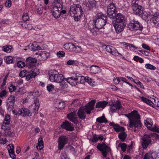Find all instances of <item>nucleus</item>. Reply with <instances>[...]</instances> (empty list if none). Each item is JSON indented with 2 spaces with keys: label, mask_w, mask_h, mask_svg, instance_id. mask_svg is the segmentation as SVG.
Instances as JSON below:
<instances>
[{
  "label": "nucleus",
  "mask_w": 159,
  "mask_h": 159,
  "mask_svg": "<svg viewBox=\"0 0 159 159\" xmlns=\"http://www.w3.org/2000/svg\"><path fill=\"white\" fill-rule=\"evenodd\" d=\"M93 20V23L88 25V29L94 35L97 34L98 30L102 28L107 23V17L102 13H99L96 16Z\"/></svg>",
  "instance_id": "1"
},
{
  "label": "nucleus",
  "mask_w": 159,
  "mask_h": 159,
  "mask_svg": "<svg viewBox=\"0 0 159 159\" xmlns=\"http://www.w3.org/2000/svg\"><path fill=\"white\" fill-rule=\"evenodd\" d=\"M125 115L129 119V126L130 128H134V131H136L137 129L141 126L142 124L140 120V116L137 111H134L130 113Z\"/></svg>",
  "instance_id": "2"
},
{
  "label": "nucleus",
  "mask_w": 159,
  "mask_h": 159,
  "mask_svg": "<svg viewBox=\"0 0 159 159\" xmlns=\"http://www.w3.org/2000/svg\"><path fill=\"white\" fill-rule=\"evenodd\" d=\"M95 102V100H93L87 105L80 107L77 112L79 118L82 120L85 119L86 116V113L88 114L90 113L91 111L93 109Z\"/></svg>",
  "instance_id": "3"
},
{
  "label": "nucleus",
  "mask_w": 159,
  "mask_h": 159,
  "mask_svg": "<svg viewBox=\"0 0 159 159\" xmlns=\"http://www.w3.org/2000/svg\"><path fill=\"white\" fill-rule=\"evenodd\" d=\"M69 13L70 15L73 17L75 21H79L83 14L81 6L78 4H73L71 5Z\"/></svg>",
  "instance_id": "4"
},
{
  "label": "nucleus",
  "mask_w": 159,
  "mask_h": 159,
  "mask_svg": "<svg viewBox=\"0 0 159 159\" xmlns=\"http://www.w3.org/2000/svg\"><path fill=\"white\" fill-rule=\"evenodd\" d=\"M52 12L53 16L56 18H59L61 13L65 14L66 11L65 10H62L63 6L62 5L59 3L52 4Z\"/></svg>",
  "instance_id": "5"
},
{
  "label": "nucleus",
  "mask_w": 159,
  "mask_h": 159,
  "mask_svg": "<svg viewBox=\"0 0 159 159\" xmlns=\"http://www.w3.org/2000/svg\"><path fill=\"white\" fill-rule=\"evenodd\" d=\"M153 136H155L157 138H159V135L156 134H145L141 138V144L142 147L143 148H146L151 143V138Z\"/></svg>",
  "instance_id": "6"
},
{
  "label": "nucleus",
  "mask_w": 159,
  "mask_h": 159,
  "mask_svg": "<svg viewBox=\"0 0 159 159\" xmlns=\"http://www.w3.org/2000/svg\"><path fill=\"white\" fill-rule=\"evenodd\" d=\"M132 9L134 13L137 15H140L143 12L142 7L139 5L138 0H134L132 2Z\"/></svg>",
  "instance_id": "7"
},
{
  "label": "nucleus",
  "mask_w": 159,
  "mask_h": 159,
  "mask_svg": "<svg viewBox=\"0 0 159 159\" xmlns=\"http://www.w3.org/2000/svg\"><path fill=\"white\" fill-rule=\"evenodd\" d=\"M115 5L113 3H110L107 7V13L108 16L110 18H114L116 15V11Z\"/></svg>",
  "instance_id": "8"
},
{
  "label": "nucleus",
  "mask_w": 159,
  "mask_h": 159,
  "mask_svg": "<svg viewBox=\"0 0 159 159\" xmlns=\"http://www.w3.org/2000/svg\"><path fill=\"white\" fill-rule=\"evenodd\" d=\"M81 75L78 74H76L75 76L66 78L65 81L72 86L77 85L79 79H80Z\"/></svg>",
  "instance_id": "9"
},
{
  "label": "nucleus",
  "mask_w": 159,
  "mask_h": 159,
  "mask_svg": "<svg viewBox=\"0 0 159 159\" xmlns=\"http://www.w3.org/2000/svg\"><path fill=\"white\" fill-rule=\"evenodd\" d=\"M64 47L65 49L67 50H69L70 51L74 52H79L81 51L80 47L75 45L72 43L65 44L64 45Z\"/></svg>",
  "instance_id": "10"
},
{
  "label": "nucleus",
  "mask_w": 159,
  "mask_h": 159,
  "mask_svg": "<svg viewBox=\"0 0 159 159\" xmlns=\"http://www.w3.org/2000/svg\"><path fill=\"white\" fill-rule=\"evenodd\" d=\"M128 26L129 29L131 30H141L142 26L139 22L134 20H131Z\"/></svg>",
  "instance_id": "11"
},
{
  "label": "nucleus",
  "mask_w": 159,
  "mask_h": 159,
  "mask_svg": "<svg viewBox=\"0 0 159 159\" xmlns=\"http://www.w3.org/2000/svg\"><path fill=\"white\" fill-rule=\"evenodd\" d=\"M97 148L101 152L103 156L107 157V154L110 150V148L107 146L105 143H99L97 146Z\"/></svg>",
  "instance_id": "12"
},
{
  "label": "nucleus",
  "mask_w": 159,
  "mask_h": 159,
  "mask_svg": "<svg viewBox=\"0 0 159 159\" xmlns=\"http://www.w3.org/2000/svg\"><path fill=\"white\" fill-rule=\"evenodd\" d=\"M141 100L143 102L146 103L147 104L154 107V106H156L157 108H156L157 110L159 109V99L157 98L156 99H153V100L155 102V103L151 101L147 98L144 97H142L141 98Z\"/></svg>",
  "instance_id": "13"
},
{
  "label": "nucleus",
  "mask_w": 159,
  "mask_h": 159,
  "mask_svg": "<svg viewBox=\"0 0 159 159\" xmlns=\"http://www.w3.org/2000/svg\"><path fill=\"white\" fill-rule=\"evenodd\" d=\"M15 102V97L13 95L10 96L7 100L6 107L7 110L11 111L14 108Z\"/></svg>",
  "instance_id": "14"
},
{
  "label": "nucleus",
  "mask_w": 159,
  "mask_h": 159,
  "mask_svg": "<svg viewBox=\"0 0 159 159\" xmlns=\"http://www.w3.org/2000/svg\"><path fill=\"white\" fill-rule=\"evenodd\" d=\"M68 140V138L66 136H60L58 139V149L60 150L62 149L65 145L67 143Z\"/></svg>",
  "instance_id": "15"
},
{
  "label": "nucleus",
  "mask_w": 159,
  "mask_h": 159,
  "mask_svg": "<svg viewBox=\"0 0 159 159\" xmlns=\"http://www.w3.org/2000/svg\"><path fill=\"white\" fill-rule=\"evenodd\" d=\"M115 20L112 21V23L126 24V18L124 15L120 13L116 14Z\"/></svg>",
  "instance_id": "16"
},
{
  "label": "nucleus",
  "mask_w": 159,
  "mask_h": 159,
  "mask_svg": "<svg viewBox=\"0 0 159 159\" xmlns=\"http://www.w3.org/2000/svg\"><path fill=\"white\" fill-rule=\"evenodd\" d=\"M37 61V59L35 58L29 57L26 59V65L29 68L31 69L36 68L35 67V64Z\"/></svg>",
  "instance_id": "17"
},
{
  "label": "nucleus",
  "mask_w": 159,
  "mask_h": 159,
  "mask_svg": "<svg viewBox=\"0 0 159 159\" xmlns=\"http://www.w3.org/2000/svg\"><path fill=\"white\" fill-rule=\"evenodd\" d=\"M35 55H38L37 57L40 61L46 60L49 56V53L46 51L39 52L36 53Z\"/></svg>",
  "instance_id": "18"
},
{
  "label": "nucleus",
  "mask_w": 159,
  "mask_h": 159,
  "mask_svg": "<svg viewBox=\"0 0 159 159\" xmlns=\"http://www.w3.org/2000/svg\"><path fill=\"white\" fill-rule=\"evenodd\" d=\"M105 49L107 51L111 53L114 56H118L120 57L122 56V54L119 53L117 50L112 46H107L106 47Z\"/></svg>",
  "instance_id": "19"
},
{
  "label": "nucleus",
  "mask_w": 159,
  "mask_h": 159,
  "mask_svg": "<svg viewBox=\"0 0 159 159\" xmlns=\"http://www.w3.org/2000/svg\"><path fill=\"white\" fill-rule=\"evenodd\" d=\"M29 71H30V73L26 76V79L27 80H29L32 78H34L39 73V70L37 68L32 69L31 70Z\"/></svg>",
  "instance_id": "20"
},
{
  "label": "nucleus",
  "mask_w": 159,
  "mask_h": 159,
  "mask_svg": "<svg viewBox=\"0 0 159 159\" xmlns=\"http://www.w3.org/2000/svg\"><path fill=\"white\" fill-rule=\"evenodd\" d=\"M39 99L37 98L34 101V103L29 107L31 111L35 113H37L39 108Z\"/></svg>",
  "instance_id": "21"
},
{
  "label": "nucleus",
  "mask_w": 159,
  "mask_h": 159,
  "mask_svg": "<svg viewBox=\"0 0 159 159\" xmlns=\"http://www.w3.org/2000/svg\"><path fill=\"white\" fill-rule=\"evenodd\" d=\"M112 24L116 33L117 34H119L123 31L126 24L112 23Z\"/></svg>",
  "instance_id": "22"
},
{
  "label": "nucleus",
  "mask_w": 159,
  "mask_h": 159,
  "mask_svg": "<svg viewBox=\"0 0 159 159\" xmlns=\"http://www.w3.org/2000/svg\"><path fill=\"white\" fill-rule=\"evenodd\" d=\"M19 115L25 117L26 116H30L32 115V112L28 109L25 108H22L19 110Z\"/></svg>",
  "instance_id": "23"
},
{
  "label": "nucleus",
  "mask_w": 159,
  "mask_h": 159,
  "mask_svg": "<svg viewBox=\"0 0 159 159\" xmlns=\"http://www.w3.org/2000/svg\"><path fill=\"white\" fill-rule=\"evenodd\" d=\"M61 127L68 131H72L74 130L73 125L69 123L68 121H66L61 125Z\"/></svg>",
  "instance_id": "24"
},
{
  "label": "nucleus",
  "mask_w": 159,
  "mask_h": 159,
  "mask_svg": "<svg viewBox=\"0 0 159 159\" xmlns=\"http://www.w3.org/2000/svg\"><path fill=\"white\" fill-rule=\"evenodd\" d=\"M58 72L56 70H52L49 71V79L51 81L56 82Z\"/></svg>",
  "instance_id": "25"
},
{
  "label": "nucleus",
  "mask_w": 159,
  "mask_h": 159,
  "mask_svg": "<svg viewBox=\"0 0 159 159\" xmlns=\"http://www.w3.org/2000/svg\"><path fill=\"white\" fill-rule=\"evenodd\" d=\"M121 107V104L120 102L117 100L111 104V111L113 112H116L117 109H119Z\"/></svg>",
  "instance_id": "26"
},
{
  "label": "nucleus",
  "mask_w": 159,
  "mask_h": 159,
  "mask_svg": "<svg viewBox=\"0 0 159 159\" xmlns=\"http://www.w3.org/2000/svg\"><path fill=\"white\" fill-rule=\"evenodd\" d=\"M85 3L88 9L91 10L96 6V2L94 0H86Z\"/></svg>",
  "instance_id": "27"
},
{
  "label": "nucleus",
  "mask_w": 159,
  "mask_h": 159,
  "mask_svg": "<svg viewBox=\"0 0 159 159\" xmlns=\"http://www.w3.org/2000/svg\"><path fill=\"white\" fill-rule=\"evenodd\" d=\"M76 113L75 111H73L68 114L67 115V118L72 122L76 124L77 122L76 117Z\"/></svg>",
  "instance_id": "28"
},
{
  "label": "nucleus",
  "mask_w": 159,
  "mask_h": 159,
  "mask_svg": "<svg viewBox=\"0 0 159 159\" xmlns=\"http://www.w3.org/2000/svg\"><path fill=\"white\" fill-rule=\"evenodd\" d=\"M109 124L110 126L113 127L114 129L116 132H118L124 130V127H120L118 125L115 124L113 122H110Z\"/></svg>",
  "instance_id": "29"
},
{
  "label": "nucleus",
  "mask_w": 159,
  "mask_h": 159,
  "mask_svg": "<svg viewBox=\"0 0 159 159\" xmlns=\"http://www.w3.org/2000/svg\"><path fill=\"white\" fill-rule=\"evenodd\" d=\"M90 72L91 73L96 74L100 71V68L98 66L92 65L90 67Z\"/></svg>",
  "instance_id": "30"
},
{
  "label": "nucleus",
  "mask_w": 159,
  "mask_h": 159,
  "mask_svg": "<svg viewBox=\"0 0 159 159\" xmlns=\"http://www.w3.org/2000/svg\"><path fill=\"white\" fill-rule=\"evenodd\" d=\"M152 22L156 26H159V15H157L156 14H154L152 17Z\"/></svg>",
  "instance_id": "31"
},
{
  "label": "nucleus",
  "mask_w": 159,
  "mask_h": 159,
  "mask_svg": "<svg viewBox=\"0 0 159 159\" xmlns=\"http://www.w3.org/2000/svg\"><path fill=\"white\" fill-rule=\"evenodd\" d=\"M84 80L86 82H87L90 85H91L92 80L91 78L88 76H86L85 77H84V76H81L80 78V83H82L84 82Z\"/></svg>",
  "instance_id": "32"
},
{
  "label": "nucleus",
  "mask_w": 159,
  "mask_h": 159,
  "mask_svg": "<svg viewBox=\"0 0 159 159\" xmlns=\"http://www.w3.org/2000/svg\"><path fill=\"white\" fill-rule=\"evenodd\" d=\"M144 123L148 129L149 130L152 129L151 127L152 126V120L151 118H147L146 120H144Z\"/></svg>",
  "instance_id": "33"
},
{
  "label": "nucleus",
  "mask_w": 159,
  "mask_h": 159,
  "mask_svg": "<svg viewBox=\"0 0 159 159\" xmlns=\"http://www.w3.org/2000/svg\"><path fill=\"white\" fill-rule=\"evenodd\" d=\"M107 102L106 101L99 102H97L96 105L97 108H104L107 105Z\"/></svg>",
  "instance_id": "34"
},
{
  "label": "nucleus",
  "mask_w": 159,
  "mask_h": 159,
  "mask_svg": "<svg viewBox=\"0 0 159 159\" xmlns=\"http://www.w3.org/2000/svg\"><path fill=\"white\" fill-rule=\"evenodd\" d=\"M2 49L5 52L9 53L12 50V47L11 45H6L3 46Z\"/></svg>",
  "instance_id": "35"
},
{
  "label": "nucleus",
  "mask_w": 159,
  "mask_h": 159,
  "mask_svg": "<svg viewBox=\"0 0 159 159\" xmlns=\"http://www.w3.org/2000/svg\"><path fill=\"white\" fill-rule=\"evenodd\" d=\"M38 143L36 146L37 149L39 150H41L43 147V144L42 138H39L38 139Z\"/></svg>",
  "instance_id": "36"
},
{
  "label": "nucleus",
  "mask_w": 159,
  "mask_h": 159,
  "mask_svg": "<svg viewBox=\"0 0 159 159\" xmlns=\"http://www.w3.org/2000/svg\"><path fill=\"white\" fill-rule=\"evenodd\" d=\"M126 134L124 130L121 131L118 134V137L122 141H124L126 138Z\"/></svg>",
  "instance_id": "37"
},
{
  "label": "nucleus",
  "mask_w": 159,
  "mask_h": 159,
  "mask_svg": "<svg viewBox=\"0 0 159 159\" xmlns=\"http://www.w3.org/2000/svg\"><path fill=\"white\" fill-rule=\"evenodd\" d=\"M96 121L100 123H106L107 122V119L105 117L104 114H103L102 116L96 119Z\"/></svg>",
  "instance_id": "38"
},
{
  "label": "nucleus",
  "mask_w": 159,
  "mask_h": 159,
  "mask_svg": "<svg viewBox=\"0 0 159 159\" xmlns=\"http://www.w3.org/2000/svg\"><path fill=\"white\" fill-rule=\"evenodd\" d=\"M35 43H34L31 44V46H29L30 49L32 51L41 50V48L39 46H35L34 45L35 44Z\"/></svg>",
  "instance_id": "39"
},
{
  "label": "nucleus",
  "mask_w": 159,
  "mask_h": 159,
  "mask_svg": "<svg viewBox=\"0 0 159 159\" xmlns=\"http://www.w3.org/2000/svg\"><path fill=\"white\" fill-rule=\"evenodd\" d=\"M10 116L8 114H6L3 121V124L5 125H9L10 123Z\"/></svg>",
  "instance_id": "40"
},
{
  "label": "nucleus",
  "mask_w": 159,
  "mask_h": 159,
  "mask_svg": "<svg viewBox=\"0 0 159 159\" xmlns=\"http://www.w3.org/2000/svg\"><path fill=\"white\" fill-rule=\"evenodd\" d=\"M56 78L57 79L56 82L57 83L60 82H61V81H63V80H65L66 78H64L62 75L59 74L58 73H57Z\"/></svg>",
  "instance_id": "41"
},
{
  "label": "nucleus",
  "mask_w": 159,
  "mask_h": 159,
  "mask_svg": "<svg viewBox=\"0 0 159 159\" xmlns=\"http://www.w3.org/2000/svg\"><path fill=\"white\" fill-rule=\"evenodd\" d=\"M141 14H142V16L145 19H148V18H150V17L152 16V15H151L150 13L149 12L145 11H143V12Z\"/></svg>",
  "instance_id": "42"
},
{
  "label": "nucleus",
  "mask_w": 159,
  "mask_h": 159,
  "mask_svg": "<svg viewBox=\"0 0 159 159\" xmlns=\"http://www.w3.org/2000/svg\"><path fill=\"white\" fill-rule=\"evenodd\" d=\"M65 81V80H63V81L58 83L61 88L64 89L68 87L67 82H66Z\"/></svg>",
  "instance_id": "43"
},
{
  "label": "nucleus",
  "mask_w": 159,
  "mask_h": 159,
  "mask_svg": "<svg viewBox=\"0 0 159 159\" xmlns=\"http://www.w3.org/2000/svg\"><path fill=\"white\" fill-rule=\"evenodd\" d=\"M154 154L152 153H147L145 155L143 159H153V155Z\"/></svg>",
  "instance_id": "44"
},
{
  "label": "nucleus",
  "mask_w": 159,
  "mask_h": 159,
  "mask_svg": "<svg viewBox=\"0 0 159 159\" xmlns=\"http://www.w3.org/2000/svg\"><path fill=\"white\" fill-rule=\"evenodd\" d=\"M145 67L146 69L150 70H155L156 69L155 66L149 63L146 64Z\"/></svg>",
  "instance_id": "45"
},
{
  "label": "nucleus",
  "mask_w": 159,
  "mask_h": 159,
  "mask_svg": "<svg viewBox=\"0 0 159 159\" xmlns=\"http://www.w3.org/2000/svg\"><path fill=\"white\" fill-rule=\"evenodd\" d=\"M119 147H120L123 152L125 151L126 149L127 148L126 145L124 143L120 144L119 145Z\"/></svg>",
  "instance_id": "46"
},
{
  "label": "nucleus",
  "mask_w": 159,
  "mask_h": 159,
  "mask_svg": "<svg viewBox=\"0 0 159 159\" xmlns=\"http://www.w3.org/2000/svg\"><path fill=\"white\" fill-rule=\"evenodd\" d=\"M125 45H126V47H129L130 50L132 51H134L135 49L137 48L133 44H129L128 43H125Z\"/></svg>",
  "instance_id": "47"
},
{
  "label": "nucleus",
  "mask_w": 159,
  "mask_h": 159,
  "mask_svg": "<svg viewBox=\"0 0 159 159\" xmlns=\"http://www.w3.org/2000/svg\"><path fill=\"white\" fill-rule=\"evenodd\" d=\"M17 66L20 68H22L25 66V64L23 61H18L17 63Z\"/></svg>",
  "instance_id": "48"
},
{
  "label": "nucleus",
  "mask_w": 159,
  "mask_h": 159,
  "mask_svg": "<svg viewBox=\"0 0 159 159\" xmlns=\"http://www.w3.org/2000/svg\"><path fill=\"white\" fill-rule=\"evenodd\" d=\"M65 106V103L63 102H59L58 103V107L59 109H62L64 108Z\"/></svg>",
  "instance_id": "49"
},
{
  "label": "nucleus",
  "mask_w": 159,
  "mask_h": 159,
  "mask_svg": "<svg viewBox=\"0 0 159 159\" xmlns=\"http://www.w3.org/2000/svg\"><path fill=\"white\" fill-rule=\"evenodd\" d=\"M13 61V58L11 56H9L6 59V62L8 64H10L12 63Z\"/></svg>",
  "instance_id": "50"
},
{
  "label": "nucleus",
  "mask_w": 159,
  "mask_h": 159,
  "mask_svg": "<svg viewBox=\"0 0 159 159\" xmlns=\"http://www.w3.org/2000/svg\"><path fill=\"white\" fill-rule=\"evenodd\" d=\"M60 159H70L67 156L66 152H63L61 153L60 156Z\"/></svg>",
  "instance_id": "51"
},
{
  "label": "nucleus",
  "mask_w": 159,
  "mask_h": 159,
  "mask_svg": "<svg viewBox=\"0 0 159 159\" xmlns=\"http://www.w3.org/2000/svg\"><path fill=\"white\" fill-rule=\"evenodd\" d=\"M54 89V86L52 84H49L47 87V89L49 92L52 91Z\"/></svg>",
  "instance_id": "52"
},
{
  "label": "nucleus",
  "mask_w": 159,
  "mask_h": 159,
  "mask_svg": "<svg viewBox=\"0 0 159 159\" xmlns=\"http://www.w3.org/2000/svg\"><path fill=\"white\" fill-rule=\"evenodd\" d=\"M9 89L10 92H12L16 90V86L13 85L11 84L9 86Z\"/></svg>",
  "instance_id": "53"
},
{
  "label": "nucleus",
  "mask_w": 159,
  "mask_h": 159,
  "mask_svg": "<svg viewBox=\"0 0 159 159\" xmlns=\"http://www.w3.org/2000/svg\"><path fill=\"white\" fill-rule=\"evenodd\" d=\"M7 125H5L3 123L2 126L1 128L4 130H9L10 129V127Z\"/></svg>",
  "instance_id": "54"
},
{
  "label": "nucleus",
  "mask_w": 159,
  "mask_h": 159,
  "mask_svg": "<svg viewBox=\"0 0 159 159\" xmlns=\"http://www.w3.org/2000/svg\"><path fill=\"white\" fill-rule=\"evenodd\" d=\"M29 19V17L28 16L27 13H25L22 16L23 20L24 21H27Z\"/></svg>",
  "instance_id": "55"
},
{
  "label": "nucleus",
  "mask_w": 159,
  "mask_h": 159,
  "mask_svg": "<svg viewBox=\"0 0 159 159\" xmlns=\"http://www.w3.org/2000/svg\"><path fill=\"white\" fill-rule=\"evenodd\" d=\"M11 1L10 0H7L5 3V6L8 7H10L11 5Z\"/></svg>",
  "instance_id": "56"
},
{
  "label": "nucleus",
  "mask_w": 159,
  "mask_h": 159,
  "mask_svg": "<svg viewBox=\"0 0 159 159\" xmlns=\"http://www.w3.org/2000/svg\"><path fill=\"white\" fill-rule=\"evenodd\" d=\"M57 56L59 57H61L65 56V53L64 52L62 51H59L57 53Z\"/></svg>",
  "instance_id": "57"
},
{
  "label": "nucleus",
  "mask_w": 159,
  "mask_h": 159,
  "mask_svg": "<svg viewBox=\"0 0 159 159\" xmlns=\"http://www.w3.org/2000/svg\"><path fill=\"white\" fill-rule=\"evenodd\" d=\"M7 93V92L5 90H3L0 93V97L2 98L3 97L5 96Z\"/></svg>",
  "instance_id": "58"
},
{
  "label": "nucleus",
  "mask_w": 159,
  "mask_h": 159,
  "mask_svg": "<svg viewBox=\"0 0 159 159\" xmlns=\"http://www.w3.org/2000/svg\"><path fill=\"white\" fill-rule=\"evenodd\" d=\"M26 70H24L20 72L19 74V76L21 77H25L26 75Z\"/></svg>",
  "instance_id": "59"
},
{
  "label": "nucleus",
  "mask_w": 159,
  "mask_h": 159,
  "mask_svg": "<svg viewBox=\"0 0 159 159\" xmlns=\"http://www.w3.org/2000/svg\"><path fill=\"white\" fill-rule=\"evenodd\" d=\"M134 82L135 84H136L138 85L139 86V87L142 88H143L144 86L143 85V84L140 82L138 80H136L134 81Z\"/></svg>",
  "instance_id": "60"
},
{
  "label": "nucleus",
  "mask_w": 159,
  "mask_h": 159,
  "mask_svg": "<svg viewBox=\"0 0 159 159\" xmlns=\"http://www.w3.org/2000/svg\"><path fill=\"white\" fill-rule=\"evenodd\" d=\"M9 152V155L10 157L12 158H14L15 157V155L14 151H8Z\"/></svg>",
  "instance_id": "61"
},
{
  "label": "nucleus",
  "mask_w": 159,
  "mask_h": 159,
  "mask_svg": "<svg viewBox=\"0 0 159 159\" xmlns=\"http://www.w3.org/2000/svg\"><path fill=\"white\" fill-rule=\"evenodd\" d=\"M142 47L143 48L148 50H150V48L145 43H143L142 45Z\"/></svg>",
  "instance_id": "62"
},
{
  "label": "nucleus",
  "mask_w": 159,
  "mask_h": 159,
  "mask_svg": "<svg viewBox=\"0 0 159 159\" xmlns=\"http://www.w3.org/2000/svg\"><path fill=\"white\" fill-rule=\"evenodd\" d=\"M7 141V140L5 138H2V139L0 140V143L2 144H4Z\"/></svg>",
  "instance_id": "63"
},
{
  "label": "nucleus",
  "mask_w": 159,
  "mask_h": 159,
  "mask_svg": "<svg viewBox=\"0 0 159 159\" xmlns=\"http://www.w3.org/2000/svg\"><path fill=\"white\" fill-rule=\"evenodd\" d=\"M75 61L72 60H70L67 62V64L69 65H73L75 63Z\"/></svg>",
  "instance_id": "64"
}]
</instances>
